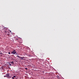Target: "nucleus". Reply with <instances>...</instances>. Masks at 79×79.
I'll return each mask as SVG.
<instances>
[{"instance_id": "nucleus-6", "label": "nucleus", "mask_w": 79, "mask_h": 79, "mask_svg": "<svg viewBox=\"0 0 79 79\" xmlns=\"http://www.w3.org/2000/svg\"><path fill=\"white\" fill-rule=\"evenodd\" d=\"M10 63H11V64H14V62H13V61L12 62H10Z\"/></svg>"}, {"instance_id": "nucleus-8", "label": "nucleus", "mask_w": 79, "mask_h": 79, "mask_svg": "<svg viewBox=\"0 0 79 79\" xmlns=\"http://www.w3.org/2000/svg\"><path fill=\"white\" fill-rule=\"evenodd\" d=\"M7 31H5V34H6V33H7Z\"/></svg>"}, {"instance_id": "nucleus-1", "label": "nucleus", "mask_w": 79, "mask_h": 79, "mask_svg": "<svg viewBox=\"0 0 79 79\" xmlns=\"http://www.w3.org/2000/svg\"><path fill=\"white\" fill-rule=\"evenodd\" d=\"M4 77H7L8 79H10L11 78L10 74L8 73L6 74L5 76H4Z\"/></svg>"}, {"instance_id": "nucleus-13", "label": "nucleus", "mask_w": 79, "mask_h": 79, "mask_svg": "<svg viewBox=\"0 0 79 79\" xmlns=\"http://www.w3.org/2000/svg\"><path fill=\"white\" fill-rule=\"evenodd\" d=\"M25 69H27V68H25Z\"/></svg>"}, {"instance_id": "nucleus-4", "label": "nucleus", "mask_w": 79, "mask_h": 79, "mask_svg": "<svg viewBox=\"0 0 79 79\" xmlns=\"http://www.w3.org/2000/svg\"><path fill=\"white\" fill-rule=\"evenodd\" d=\"M9 75H10V76L11 77H11L13 76V75L12 73L10 74Z\"/></svg>"}, {"instance_id": "nucleus-3", "label": "nucleus", "mask_w": 79, "mask_h": 79, "mask_svg": "<svg viewBox=\"0 0 79 79\" xmlns=\"http://www.w3.org/2000/svg\"><path fill=\"white\" fill-rule=\"evenodd\" d=\"M17 56L18 58H21V60H24L23 58H25V57H21V56Z\"/></svg>"}, {"instance_id": "nucleus-11", "label": "nucleus", "mask_w": 79, "mask_h": 79, "mask_svg": "<svg viewBox=\"0 0 79 79\" xmlns=\"http://www.w3.org/2000/svg\"><path fill=\"white\" fill-rule=\"evenodd\" d=\"M0 54H1V55H2L3 54V53H0Z\"/></svg>"}, {"instance_id": "nucleus-5", "label": "nucleus", "mask_w": 79, "mask_h": 79, "mask_svg": "<svg viewBox=\"0 0 79 79\" xmlns=\"http://www.w3.org/2000/svg\"><path fill=\"white\" fill-rule=\"evenodd\" d=\"M57 77L58 79H60V77L59 76H57Z\"/></svg>"}, {"instance_id": "nucleus-12", "label": "nucleus", "mask_w": 79, "mask_h": 79, "mask_svg": "<svg viewBox=\"0 0 79 79\" xmlns=\"http://www.w3.org/2000/svg\"><path fill=\"white\" fill-rule=\"evenodd\" d=\"M12 78L13 79H15V77H12Z\"/></svg>"}, {"instance_id": "nucleus-17", "label": "nucleus", "mask_w": 79, "mask_h": 79, "mask_svg": "<svg viewBox=\"0 0 79 79\" xmlns=\"http://www.w3.org/2000/svg\"><path fill=\"white\" fill-rule=\"evenodd\" d=\"M10 32H11V31H10Z\"/></svg>"}, {"instance_id": "nucleus-16", "label": "nucleus", "mask_w": 79, "mask_h": 79, "mask_svg": "<svg viewBox=\"0 0 79 79\" xmlns=\"http://www.w3.org/2000/svg\"><path fill=\"white\" fill-rule=\"evenodd\" d=\"M1 56H2V55H1Z\"/></svg>"}, {"instance_id": "nucleus-15", "label": "nucleus", "mask_w": 79, "mask_h": 79, "mask_svg": "<svg viewBox=\"0 0 79 79\" xmlns=\"http://www.w3.org/2000/svg\"><path fill=\"white\" fill-rule=\"evenodd\" d=\"M8 53H9V54H10V52H8Z\"/></svg>"}, {"instance_id": "nucleus-7", "label": "nucleus", "mask_w": 79, "mask_h": 79, "mask_svg": "<svg viewBox=\"0 0 79 79\" xmlns=\"http://www.w3.org/2000/svg\"><path fill=\"white\" fill-rule=\"evenodd\" d=\"M9 65L10 66H11V64H10V63H9Z\"/></svg>"}, {"instance_id": "nucleus-2", "label": "nucleus", "mask_w": 79, "mask_h": 79, "mask_svg": "<svg viewBox=\"0 0 79 79\" xmlns=\"http://www.w3.org/2000/svg\"><path fill=\"white\" fill-rule=\"evenodd\" d=\"M11 53L12 54H13L14 55H15V54H16V51L15 50H14V51H13L12 52H11Z\"/></svg>"}, {"instance_id": "nucleus-9", "label": "nucleus", "mask_w": 79, "mask_h": 79, "mask_svg": "<svg viewBox=\"0 0 79 79\" xmlns=\"http://www.w3.org/2000/svg\"><path fill=\"white\" fill-rule=\"evenodd\" d=\"M14 77H16V76H13Z\"/></svg>"}, {"instance_id": "nucleus-14", "label": "nucleus", "mask_w": 79, "mask_h": 79, "mask_svg": "<svg viewBox=\"0 0 79 79\" xmlns=\"http://www.w3.org/2000/svg\"><path fill=\"white\" fill-rule=\"evenodd\" d=\"M15 40H18V39H16Z\"/></svg>"}, {"instance_id": "nucleus-10", "label": "nucleus", "mask_w": 79, "mask_h": 79, "mask_svg": "<svg viewBox=\"0 0 79 79\" xmlns=\"http://www.w3.org/2000/svg\"><path fill=\"white\" fill-rule=\"evenodd\" d=\"M29 56H30V57H31V56L29 55Z\"/></svg>"}]
</instances>
